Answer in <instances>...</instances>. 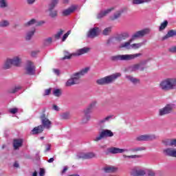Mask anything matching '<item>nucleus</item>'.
Here are the masks:
<instances>
[{
  "label": "nucleus",
  "instance_id": "f257e3e1",
  "mask_svg": "<svg viewBox=\"0 0 176 176\" xmlns=\"http://www.w3.org/2000/svg\"><path fill=\"white\" fill-rule=\"evenodd\" d=\"M150 32L151 30L149 28H146L140 31L136 32L135 34L132 35L131 39H129V41L121 43L120 45V48L126 49V50H131V43L133 41H135V39H138V38H142V36H144V35H146Z\"/></svg>",
  "mask_w": 176,
  "mask_h": 176
},
{
  "label": "nucleus",
  "instance_id": "f03ea898",
  "mask_svg": "<svg viewBox=\"0 0 176 176\" xmlns=\"http://www.w3.org/2000/svg\"><path fill=\"white\" fill-rule=\"evenodd\" d=\"M90 70V67H85L81 69L80 72L74 73L71 76V78L67 80L65 83V86L67 87H69L71 86H74V85H79L80 83V78L84 75H86L87 72Z\"/></svg>",
  "mask_w": 176,
  "mask_h": 176
},
{
  "label": "nucleus",
  "instance_id": "7ed1b4c3",
  "mask_svg": "<svg viewBox=\"0 0 176 176\" xmlns=\"http://www.w3.org/2000/svg\"><path fill=\"white\" fill-rule=\"evenodd\" d=\"M175 78H166L162 80L160 84V89H162V90H164V91H167L168 90H173V89H175Z\"/></svg>",
  "mask_w": 176,
  "mask_h": 176
},
{
  "label": "nucleus",
  "instance_id": "20e7f679",
  "mask_svg": "<svg viewBox=\"0 0 176 176\" xmlns=\"http://www.w3.org/2000/svg\"><path fill=\"white\" fill-rule=\"evenodd\" d=\"M121 76H122V74L116 73L110 76H107L104 78L98 79L97 80L96 82L98 85H109V83H112L113 80H116L118 78H120Z\"/></svg>",
  "mask_w": 176,
  "mask_h": 176
},
{
  "label": "nucleus",
  "instance_id": "39448f33",
  "mask_svg": "<svg viewBox=\"0 0 176 176\" xmlns=\"http://www.w3.org/2000/svg\"><path fill=\"white\" fill-rule=\"evenodd\" d=\"M140 56H141V54L116 55L111 56V60L112 61H130V60H134V58H137Z\"/></svg>",
  "mask_w": 176,
  "mask_h": 176
},
{
  "label": "nucleus",
  "instance_id": "423d86ee",
  "mask_svg": "<svg viewBox=\"0 0 176 176\" xmlns=\"http://www.w3.org/2000/svg\"><path fill=\"white\" fill-rule=\"evenodd\" d=\"M146 63L147 61L144 60L142 63L128 66L125 68L124 72H135L137 71H144V69H145V64H146Z\"/></svg>",
  "mask_w": 176,
  "mask_h": 176
},
{
  "label": "nucleus",
  "instance_id": "0eeeda50",
  "mask_svg": "<svg viewBox=\"0 0 176 176\" xmlns=\"http://www.w3.org/2000/svg\"><path fill=\"white\" fill-rule=\"evenodd\" d=\"M107 137H113V132L109 129H102V131L99 133V135L94 138V141L98 142Z\"/></svg>",
  "mask_w": 176,
  "mask_h": 176
},
{
  "label": "nucleus",
  "instance_id": "6e6552de",
  "mask_svg": "<svg viewBox=\"0 0 176 176\" xmlns=\"http://www.w3.org/2000/svg\"><path fill=\"white\" fill-rule=\"evenodd\" d=\"M175 108V104L174 103H168L164 108L160 109L159 115L160 116H164V115H168V113H171L173 109Z\"/></svg>",
  "mask_w": 176,
  "mask_h": 176
},
{
  "label": "nucleus",
  "instance_id": "1a4fd4ad",
  "mask_svg": "<svg viewBox=\"0 0 176 176\" xmlns=\"http://www.w3.org/2000/svg\"><path fill=\"white\" fill-rule=\"evenodd\" d=\"M132 176H144L146 175V170L140 168V166H135L131 169L130 172Z\"/></svg>",
  "mask_w": 176,
  "mask_h": 176
},
{
  "label": "nucleus",
  "instance_id": "9d476101",
  "mask_svg": "<svg viewBox=\"0 0 176 176\" xmlns=\"http://www.w3.org/2000/svg\"><path fill=\"white\" fill-rule=\"evenodd\" d=\"M96 105H97V102L93 101L84 110L85 118L87 119V120H90V113H91V111H93V109H94V108H96Z\"/></svg>",
  "mask_w": 176,
  "mask_h": 176
},
{
  "label": "nucleus",
  "instance_id": "9b49d317",
  "mask_svg": "<svg viewBox=\"0 0 176 176\" xmlns=\"http://www.w3.org/2000/svg\"><path fill=\"white\" fill-rule=\"evenodd\" d=\"M26 74L28 75H35V65H34V63L31 61H28L26 67H25Z\"/></svg>",
  "mask_w": 176,
  "mask_h": 176
},
{
  "label": "nucleus",
  "instance_id": "f8f14e48",
  "mask_svg": "<svg viewBox=\"0 0 176 176\" xmlns=\"http://www.w3.org/2000/svg\"><path fill=\"white\" fill-rule=\"evenodd\" d=\"M41 119L43 129H50L52 127V122L46 118L45 114L41 115Z\"/></svg>",
  "mask_w": 176,
  "mask_h": 176
},
{
  "label": "nucleus",
  "instance_id": "ddd939ff",
  "mask_svg": "<svg viewBox=\"0 0 176 176\" xmlns=\"http://www.w3.org/2000/svg\"><path fill=\"white\" fill-rule=\"evenodd\" d=\"M98 32H100V28L98 27L91 28L87 32V36L91 38H96V36H98Z\"/></svg>",
  "mask_w": 176,
  "mask_h": 176
},
{
  "label": "nucleus",
  "instance_id": "4468645a",
  "mask_svg": "<svg viewBox=\"0 0 176 176\" xmlns=\"http://www.w3.org/2000/svg\"><path fill=\"white\" fill-rule=\"evenodd\" d=\"M95 157L94 153H79L77 154L78 159H93Z\"/></svg>",
  "mask_w": 176,
  "mask_h": 176
},
{
  "label": "nucleus",
  "instance_id": "2eb2a0df",
  "mask_svg": "<svg viewBox=\"0 0 176 176\" xmlns=\"http://www.w3.org/2000/svg\"><path fill=\"white\" fill-rule=\"evenodd\" d=\"M156 136L155 135H142L136 138L137 141H151L155 140Z\"/></svg>",
  "mask_w": 176,
  "mask_h": 176
},
{
  "label": "nucleus",
  "instance_id": "dca6fc26",
  "mask_svg": "<svg viewBox=\"0 0 176 176\" xmlns=\"http://www.w3.org/2000/svg\"><path fill=\"white\" fill-rule=\"evenodd\" d=\"M90 48L85 47L83 48L77 50L75 52H74L72 56H76V57L79 56H82V54H86V53H89Z\"/></svg>",
  "mask_w": 176,
  "mask_h": 176
},
{
  "label": "nucleus",
  "instance_id": "f3484780",
  "mask_svg": "<svg viewBox=\"0 0 176 176\" xmlns=\"http://www.w3.org/2000/svg\"><path fill=\"white\" fill-rule=\"evenodd\" d=\"M164 153L166 156H169L170 157H176V148H168L164 150Z\"/></svg>",
  "mask_w": 176,
  "mask_h": 176
},
{
  "label": "nucleus",
  "instance_id": "a211bd4d",
  "mask_svg": "<svg viewBox=\"0 0 176 176\" xmlns=\"http://www.w3.org/2000/svg\"><path fill=\"white\" fill-rule=\"evenodd\" d=\"M76 9H78V7L76 6H72L69 8L64 10L62 12V14L63 16H69V14L74 13V12H75Z\"/></svg>",
  "mask_w": 176,
  "mask_h": 176
},
{
  "label": "nucleus",
  "instance_id": "6ab92c4d",
  "mask_svg": "<svg viewBox=\"0 0 176 176\" xmlns=\"http://www.w3.org/2000/svg\"><path fill=\"white\" fill-rule=\"evenodd\" d=\"M109 152L110 153L116 154V153H123V152H129V149L127 148H119L116 147H112L109 149Z\"/></svg>",
  "mask_w": 176,
  "mask_h": 176
},
{
  "label": "nucleus",
  "instance_id": "aec40b11",
  "mask_svg": "<svg viewBox=\"0 0 176 176\" xmlns=\"http://www.w3.org/2000/svg\"><path fill=\"white\" fill-rule=\"evenodd\" d=\"M111 10H113V8L100 11L97 15V19H102V17H105V16L111 13Z\"/></svg>",
  "mask_w": 176,
  "mask_h": 176
},
{
  "label": "nucleus",
  "instance_id": "412c9836",
  "mask_svg": "<svg viewBox=\"0 0 176 176\" xmlns=\"http://www.w3.org/2000/svg\"><path fill=\"white\" fill-rule=\"evenodd\" d=\"M10 60L12 65H14L15 67H20V64H21V58L20 56H14L12 58H10Z\"/></svg>",
  "mask_w": 176,
  "mask_h": 176
},
{
  "label": "nucleus",
  "instance_id": "4be33fe9",
  "mask_svg": "<svg viewBox=\"0 0 176 176\" xmlns=\"http://www.w3.org/2000/svg\"><path fill=\"white\" fill-rule=\"evenodd\" d=\"M42 24H45V21H36V19H33L30 21H28L27 23H25L26 27H30V25H42Z\"/></svg>",
  "mask_w": 176,
  "mask_h": 176
},
{
  "label": "nucleus",
  "instance_id": "5701e85b",
  "mask_svg": "<svg viewBox=\"0 0 176 176\" xmlns=\"http://www.w3.org/2000/svg\"><path fill=\"white\" fill-rule=\"evenodd\" d=\"M163 143L166 146H176V139H166L163 140Z\"/></svg>",
  "mask_w": 176,
  "mask_h": 176
},
{
  "label": "nucleus",
  "instance_id": "b1692460",
  "mask_svg": "<svg viewBox=\"0 0 176 176\" xmlns=\"http://www.w3.org/2000/svg\"><path fill=\"white\" fill-rule=\"evenodd\" d=\"M104 173H116L118 171V168L112 166H108L103 168Z\"/></svg>",
  "mask_w": 176,
  "mask_h": 176
},
{
  "label": "nucleus",
  "instance_id": "393cba45",
  "mask_svg": "<svg viewBox=\"0 0 176 176\" xmlns=\"http://www.w3.org/2000/svg\"><path fill=\"white\" fill-rule=\"evenodd\" d=\"M176 31L174 30H170L168 32V33L162 37L163 41H166V39H168V38H173V36H175Z\"/></svg>",
  "mask_w": 176,
  "mask_h": 176
},
{
  "label": "nucleus",
  "instance_id": "a878e982",
  "mask_svg": "<svg viewBox=\"0 0 176 176\" xmlns=\"http://www.w3.org/2000/svg\"><path fill=\"white\" fill-rule=\"evenodd\" d=\"M43 130H44L43 126L39 125L38 126L34 127L32 130V133L34 134V135L41 134V133H42V131H43Z\"/></svg>",
  "mask_w": 176,
  "mask_h": 176
},
{
  "label": "nucleus",
  "instance_id": "bb28decb",
  "mask_svg": "<svg viewBox=\"0 0 176 176\" xmlns=\"http://www.w3.org/2000/svg\"><path fill=\"white\" fill-rule=\"evenodd\" d=\"M49 16L52 19H56L58 16L57 10H54V8H48Z\"/></svg>",
  "mask_w": 176,
  "mask_h": 176
},
{
  "label": "nucleus",
  "instance_id": "cd10ccee",
  "mask_svg": "<svg viewBox=\"0 0 176 176\" xmlns=\"http://www.w3.org/2000/svg\"><path fill=\"white\" fill-rule=\"evenodd\" d=\"M23 145V139H16L14 140L13 146L14 149H19Z\"/></svg>",
  "mask_w": 176,
  "mask_h": 176
},
{
  "label": "nucleus",
  "instance_id": "c85d7f7f",
  "mask_svg": "<svg viewBox=\"0 0 176 176\" xmlns=\"http://www.w3.org/2000/svg\"><path fill=\"white\" fill-rule=\"evenodd\" d=\"M129 36H130V34L129 33V32H124L123 33H122L121 34H120L117 39L118 41H125V39H127V38H129Z\"/></svg>",
  "mask_w": 176,
  "mask_h": 176
},
{
  "label": "nucleus",
  "instance_id": "c756f323",
  "mask_svg": "<svg viewBox=\"0 0 176 176\" xmlns=\"http://www.w3.org/2000/svg\"><path fill=\"white\" fill-rule=\"evenodd\" d=\"M35 34V28H32L30 31H28L26 34L25 39L26 41H30V39L34 36Z\"/></svg>",
  "mask_w": 176,
  "mask_h": 176
},
{
  "label": "nucleus",
  "instance_id": "7c9ffc66",
  "mask_svg": "<svg viewBox=\"0 0 176 176\" xmlns=\"http://www.w3.org/2000/svg\"><path fill=\"white\" fill-rule=\"evenodd\" d=\"M152 0H133V5H141L142 3H149Z\"/></svg>",
  "mask_w": 176,
  "mask_h": 176
},
{
  "label": "nucleus",
  "instance_id": "2f4dec72",
  "mask_svg": "<svg viewBox=\"0 0 176 176\" xmlns=\"http://www.w3.org/2000/svg\"><path fill=\"white\" fill-rule=\"evenodd\" d=\"M122 13H123V9H121L118 11H117L113 16L111 17V20H117V19H119L120 16H122Z\"/></svg>",
  "mask_w": 176,
  "mask_h": 176
},
{
  "label": "nucleus",
  "instance_id": "473e14b6",
  "mask_svg": "<svg viewBox=\"0 0 176 176\" xmlns=\"http://www.w3.org/2000/svg\"><path fill=\"white\" fill-rule=\"evenodd\" d=\"M113 119V116H108L107 117H105L103 119H101L99 120V124H104V123H106V122H109V120H112Z\"/></svg>",
  "mask_w": 176,
  "mask_h": 176
},
{
  "label": "nucleus",
  "instance_id": "72a5a7b5",
  "mask_svg": "<svg viewBox=\"0 0 176 176\" xmlns=\"http://www.w3.org/2000/svg\"><path fill=\"white\" fill-rule=\"evenodd\" d=\"M12 64L10 60V58H8L6 60L4 65H3V69H9V68H10V67H12Z\"/></svg>",
  "mask_w": 176,
  "mask_h": 176
},
{
  "label": "nucleus",
  "instance_id": "f704fd0d",
  "mask_svg": "<svg viewBox=\"0 0 176 176\" xmlns=\"http://www.w3.org/2000/svg\"><path fill=\"white\" fill-rule=\"evenodd\" d=\"M145 147H134L128 149V152H141V151H145Z\"/></svg>",
  "mask_w": 176,
  "mask_h": 176
},
{
  "label": "nucleus",
  "instance_id": "c9c22d12",
  "mask_svg": "<svg viewBox=\"0 0 176 176\" xmlns=\"http://www.w3.org/2000/svg\"><path fill=\"white\" fill-rule=\"evenodd\" d=\"M20 89H21V87L20 86L12 87L8 89V93H11V94L17 93V91H19Z\"/></svg>",
  "mask_w": 176,
  "mask_h": 176
},
{
  "label": "nucleus",
  "instance_id": "e433bc0d",
  "mask_svg": "<svg viewBox=\"0 0 176 176\" xmlns=\"http://www.w3.org/2000/svg\"><path fill=\"white\" fill-rule=\"evenodd\" d=\"M126 79H128V80H130V82H131L132 83H138V82H140V80L131 76H126Z\"/></svg>",
  "mask_w": 176,
  "mask_h": 176
},
{
  "label": "nucleus",
  "instance_id": "4c0bfd02",
  "mask_svg": "<svg viewBox=\"0 0 176 176\" xmlns=\"http://www.w3.org/2000/svg\"><path fill=\"white\" fill-rule=\"evenodd\" d=\"M59 1L60 0H51L50 3L49 4V8L54 9V8H56L58 4Z\"/></svg>",
  "mask_w": 176,
  "mask_h": 176
},
{
  "label": "nucleus",
  "instance_id": "58836bf2",
  "mask_svg": "<svg viewBox=\"0 0 176 176\" xmlns=\"http://www.w3.org/2000/svg\"><path fill=\"white\" fill-rule=\"evenodd\" d=\"M168 25V22L167 21H164L162 23H161L159 31H163L164 30H165Z\"/></svg>",
  "mask_w": 176,
  "mask_h": 176
},
{
  "label": "nucleus",
  "instance_id": "ea45409f",
  "mask_svg": "<svg viewBox=\"0 0 176 176\" xmlns=\"http://www.w3.org/2000/svg\"><path fill=\"white\" fill-rule=\"evenodd\" d=\"M111 31H112V27H109V28H105L103 30L102 34H103V35H109V34H111Z\"/></svg>",
  "mask_w": 176,
  "mask_h": 176
},
{
  "label": "nucleus",
  "instance_id": "a19ab883",
  "mask_svg": "<svg viewBox=\"0 0 176 176\" xmlns=\"http://www.w3.org/2000/svg\"><path fill=\"white\" fill-rule=\"evenodd\" d=\"M142 45H144V43H133V44L131 45V49H140V47H141V46H142Z\"/></svg>",
  "mask_w": 176,
  "mask_h": 176
},
{
  "label": "nucleus",
  "instance_id": "79ce46f5",
  "mask_svg": "<svg viewBox=\"0 0 176 176\" xmlns=\"http://www.w3.org/2000/svg\"><path fill=\"white\" fill-rule=\"evenodd\" d=\"M123 157L128 158V159H138L140 157H141V155H124Z\"/></svg>",
  "mask_w": 176,
  "mask_h": 176
},
{
  "label": "nucleus",
  "instance_id": "37998d69",
  "mask_svg": "<svg viewBox=\"0 0 176 176\" xmlns=\"http://www.w3.org/2000/svg\"><path fill=\"white\" fill-rule=\"evenodd\" d=\"M0 8H8V1L6 0H0Z\"/></svg>",
  "mask_w": 176,
  "mask_h": 176
},
{
  "label": "nucleus",
  "instance_id": "c03bdc74",
  "mask_svg": "<svg viewBox=\"0 0 176 176\" xmlns=\"http://www.w3.org/2000/svg\"><path fill=\"white\" fill-rule=\"evenodd\" d=\"M53 94L55 97H60L61 96V90L59 89H54Z\"/></svg>",
  "mask_w": 176,
  "mask_h": 176
},
{
  "label": "nucleus",
  "instance_id": "a18cd8bd",
  "mask_svg": "<svg viewBox=\"0 0 176 176\" xmlns=\"http://www.w3.org/2000/svg\"><path fill=\"white\" fill-rule=\"evenodd\" d=\"M8 112H10V113H12V115H14L19 112V109L16 107L10 108L8 109Z\"/></svg>",
  "mask_w": 176,
  "mask_h": 176
},
{
  "label": "nucleus",
  "instance_id": "49530a36",
  "mask_svg": "<svg viewBox=\"0 0 176 176\" xmlns=\"http://www.w3.org/2000/svg\"><path fill=\"white\" fill-rule=\"evenodd\" d=\"M64 33V31H63L62 30H60L59 32H58L56 34H55V39H60L61 35H63V34Z\"/></svg>",
  "mask_w": 176,
  "mask_h": 176
},
{
  "label": "nucleus",
  "instance_id": "de8ad7c7",
  "mask_svg": "<svg viewBox=\"0 0 176 176\" xmlns=\"http://www.w3.org/2000/svg\"><path fill=\"white\" fill-rule=\"evenodd\" d=\"M52 72H54V75L56 76H60L61 72L58 69H53Z\"/></svg>",
  "mask_w": 176,
  "mask_h": 176
},
{
  "label": "nucleus",
  "instance_id": "09e8293b",
  "mask_svg": "<svg viewBox=\"0 0 176 176\" xmlns=\"http://www.w3.org/2000/svg\"><path fill=\"white\" fill-rule=\"evenodd\" d=\"M9 25V21H2L0 23V27H8Z\"/></svg>",
  "mask_w": 176,
  "mask_h": 176
},
{
  "label": "nucleus",
  "instance_id": "8fccbe9b",
  "mask_svg": "<svg viewBox=\"0 0 176 176\" xmlns=\"http://www.w3.org/2000/svg\"><path fill=\"white\" fill-rule=\"evenodd\" d=\"M52 42H53V38H52V37H48L47 38L45 39V45H50Z\"/></svg>",
  "mask_w": 176,
  "mask_h": 176
},
{
  "label": "nucleus",
  "instance_id": "3c124183",
  "mask_svg": "<svg viewBox=\"0 0 176 176\" xmlns=\"http://www.w3.org/2000/svg\"><path fill=\"white\" fill-rule=\"evenodd\" d=\"M71 34V30L67 31L66 34H65L63 36L62 41L64 42L67 38H68V36Z\"/></svg>",
  "mask_w": 176,
  "mask_h": 176
},
{
  "label": "nucleus",
  "instance_id": "603ef678",
  "mask_svg": "<svg viewBox=\"0 0 176 176\" xmlns=\"http://www.w3.org/2000/svg\"><path fill=\"white\" fill-rule=\"evenodd\" d=\"M62 119H69V113H64L61 115Z\"/></svg>",
  "mask_w": 176,
  "mask_h": 176
},
{
  "label": "nucleus",
  "instance_id": "864d4df0",
  "mask_svg": "<svg viewBox=\"0 0 176 176\" xmlns=\"http://www.w3.org/2000/svg\"><path fill=\"white\" fill-rule=\"evenodd\" d=\"M146 174H147L148 176H155L156 175L153 170H148L147 172L146 170Z\"/></svg>",
  "mask_w": 176,
  "mask_h": 176
},
{
  "label": "nucleus",
  "instance_id": "5fc2aeb1",
  "mask_svg": "<svg viewBox=\"0 0 176 176\" xmlns=\"http://www.w3.org/2000/svg\"><path fill=\"white\" fill-rule=\"evenodd\" d=\"M39 175L40 176H44L45 175V169L40 168Z\"/></svg>",
  "mask_w": 176,
  "mask_h": 176
},
{
  "label": "nucleus",
  "instance_id": "6e6d98bb",
  "mask_svg": "<svg viewBox=\"0 0 176 176\" xmlns=\"http://www.w3.org/2000/svg\"><path fill=\"white\" fill-rule=\"evenodd\" d=\"M72 57V55L65 56L61 60H69Z\"/></svg>",
  "mask_w": 176,
  "mask_h": 176
},
{
  "label": "nucleus",
  "instance_id": "4d7b16f0",
  "mask_svg": "<svg viewBox=\"0 0 176 176\" xmlns=\"http://www.w3.org/2000/svg\"><path fill=\"white\" fill-rule=\"evenodd\" d=\"M169 52L171 53H176V47H172L169 49Z\"/></svg>",
  "mask_w": 176,
  "mask_h": 176
},
{
  "label": "nucleus",
  "instance_id": "13d9d810",
  "mask_svg": "<svg viewBox=\"0 0 176 176\" xmlns=\"http://www.w3.org/2000/svg\"><path fill=\"white\" fill-rule=\"evenodd\" d=\"M50 148H52V146L50 144H47L45 152H49V151H50Z\"/></svg>",
  "mask_w": 176,
  "mask_h": 176
},
{
  "label": "nucleus",
  "instance_id": "bf43d9fd",
  "mask_svg": "<svg viewBox=\"0 0 176 176\" xmlns=\"http://www.w3.org/2000/svg\"><path fill=\"white\" fill-rule=\"evenodd\" d=\"M50 89H45V96H49V94H50Z\"/></svg>",
  "mask_w": 176,
  "mask_h": 176
},
{
  "label": "nucleus",
  "instance_id": "052dcab7",
  "mask_svg": "<svg viewBox=\"0 0 176 176\" xmlns=\"http://www.w3.org/2000/svg\"><path fill=\"white\" fill-rule=\"evenodd\" d=\"M52 109H54V111H59V108L58 107L57 105L54 104L52 107Z\"/></svg>",
  "mask_w": 176,
  "mask_h": 176
},
{
  "label": "nucleus",
  "instance_id": "680f3d73",
  "mask_svg": "<svg viewBox=\"0 0 176 176\" xmlns=\"http://www.w3.org/2000/svg\"><path fill=\"white\" fill-rule=\"evenodd\" d=\"M26 1L28 3H29V5H32V3H34L36 0H26Z\"/></svg>",
  "mask_w": 176,
  "mask_h": 176
},
{
  "label": "nucleus",
  "instance_id": "e2e57ef3",
  "mask_svg": "<svg viewBox=\"0 0 176 176\" xmlns=\"http://www.w3.org/2000/svg\"><path fill=\"white\" fill-rule=\"evenodd\" d=\"M68 170V166H64L63 170H62V174L65 173V172Z\"/></svg>",
  "mask_w": 176,
  "mask_h": 176
},
{
  "label": "nucleus",
  "instance_id": "0e129e2a",
  "mask_svg": "<svg viewBox=\"0 0 176 176\" xmlns=\"http://www.w3.org/2000/svg\"><path fill=\"white\" fill-rule=\"evenodd\" d=\"M37 54H38V52L36 51L32 52V57H35V56H36Z\"/></svg>",
  "mask_w": 176,
  "mask_h": 176
},
{
  "label": "nucleus",
  "instance_id": "69168bd1",
  "mask_svg": "<svg viewBox=\"0 0 176 176\" xmlns=\"http://www.w3.org/2000/svg\"><path fill=\"white\" fill-rule=\"evenodd\" d=\"M48 163H53L54 162V158L52 157L47 160Z\"/></svg>",
  "mask_w": 176,
  "mask_h": 176
},
{
  "label": "nucleus",
  "instance_id": "338daca9",
  "mask_svg": "<svg viewBox=\"0 0 176 176\" xmlns=\"http://www.w3.org/2000/svg\"><path fill=\"white\" fill-rule=\"evenodd\" d=\"M19 162H15L14 164V167H16V168H19Z\"/></svg>",
  "mask_w": 176,
  "mask_h": 176
},
{
  "label": "nucleus",
  "instance_id": "774afa93",
  "mask_svg": "<svg viewBox=\"0 0 176 176\" xmlns=\"http://www.w3.org/2000/svg\"><path fill=\"white\" fill-rule=\"evenodd\" d=\"M38 175V173L36 171H34L32 174V176H37Z\"/></svg>",
  "mask_w": 176,
  "mask_h": 176
}]
</instances>
